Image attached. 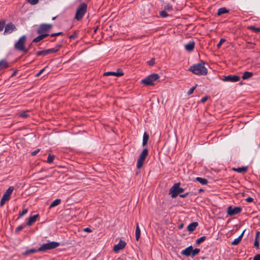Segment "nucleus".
<instances>
[{
  "instance_id": "09e8293b",
  "label": "nucleus",
  "mask_w": 260,
  "mask_h": 260,
  "mask_svg": "<svg viewBox=\"0 0 260 260\" xmlns=\"http://www.w3.org/2000/svg\"><path fill=\"white\" fill-rule=\"evenodd\" d=\"M209 99V96H206L204 98H203L201 100V102L202 103H205L208 99Z\"/></svg>"
},
{
  "instance_id": "f8f14e48",
  "label": "nucleus",
  "mask_w": 260,
  "mask_h": 260,
  "mask_svg": "<svg viewBox=\"0 0 260 260\" xmlns=\"http://www.w3.org/2000/svg\"><path fill=\"white\" fill-rule=\"evenodd\" d=\"M222 80L225 82H235L239 81L240 77L237 75H228L224 76Z\"/></svg>"
},
{
  "instance_id": "49530a36",
  "label": "nucleus",
  "mask_w": 260,
  "mask_h": 260,
  "mask_svg": "<svg viewBox=\"0 0 260 260\" xmlns=\"http://www.w3.org/2000/svg\"><path fill=\"white\" fill-rule=\"evenodd\" d=\"M245 201L247 202H252L253 201V199L251 197H247V198L245 199Z\"/></svg>"
},
{
  "instance_id": "864d4df0",
  "label": "nucleus",
  "mask_w": 260,
  "mask_h": 260,
  "mask_svg": "<svg viewBox=\"0 0 260 260\" xmlns=\"http://www.w3.org/2000/svg\"><path fill=\"white\" fill-rule=\"evenodd\" d=\"M83 231L84 232H88V233H90L92 232L91 229L89 228H86L84 229L83 230Z\"/></svg>"
},
{
  "instance_id": "cd10ccee",
  "label": "nucleus",
  "mask_w": 260,
  "mask_h": 260,
  "mask_svg": "<svg viewBox=\"0 0 260 260\" xmlns=\"http://www.w3.org/2000/svg\"><path fill=\"white\" fill-rule=\"evenodd\" d=\"M36 54L37 56H41V55L45 56L46 55H48L47 53V50H42V51H37L36 53Z\"/></svg>"
},
{
  "instance_id": "4be33fe9",
  "label": "nucleus",
  "mask_w": 260,
  "mask_h": 260,
  "mask_svg": "<svg viewBox=\"0 0 260 260\" xmlns=\"http://www.w3.org/2000/svg\"><path fill=\"white\" fill-rule=\"evenodd\" d=\"M196 180L202 185H206L208 182V181L207 179H206L205 178L199 177H197L196 178Z\"/></svg>"
},
{
  "instance_id": "052dcab7",
  "label": "nucleus",
  "mask_w": 260,
  "mask_h": 260,
  "mask_svg": "<svg viewBox=\"0 0 260 260\" xmlns=\"http://www.w3.org/2000/svg\"><path fill=\"white\" fill-rule=\"evenodd\" d=\"M118 244H126V243L122 240H120Z\"/></svg>"
},
{
  "instance_id": "603ef678",
  "label": "nucleus",
  "mask_w": 260,
  "mask_h": 260,
  "mask_svg": "<svg viewBox=\"0 0 260 260\" xmlns=\"http://www.w3.org/2000/svg\"><path fill=\"white\" fill-rule=\"evenodd\" d=\"M253 260H260V254L255 255L254 256Z\"/></svg>"
},
{
  "instance_id": "e2e57ef3",
  "label": "nucleus",
  "mask_w": 260,
  "mask_h": 260,
  "mask_svg": "<svg viewBox=\"0 0 260 260\" xmlns=\"http://www.w3.org/2000/svg\"><path fill=\"white\" fill-rule=\"evenodd\" d=\"M183 223H181L180 225H179V229H181V228H183Z\"/></svg>"
},
{
  "instance_id": "58836bf2",
  "label": "nucleus",
  "mask_w": 260,
  "mask_h": 260,
  "mask_svg": "<svg viewBox=\"0 0 260 260\" xmlns=\"http://www.w3.org/2000/svg\"><path fill=\"white\" fill-rule=\"evenodd\" d=\"M233 170L234 171H236L238 172H240V173H241V172H244V167H240V168H233Z\"/></svg>"
},
{
  "instance_id": "72a5a7b5",
  "label": "nucleus",
  "mask_w": 260,
  "mask_h": 260,
  "mask_svg": "<svg viewBox=\"0 0 260 260\" xmlns=\"http://www.w3.org/2000/svg\"><path fill=\"white\" fill-rule=\"evenodd\" d=\"M206 237L205 236H203V237L198 239L196 240V244H200L201 243L203 242L206 239Z\"/></svg>"
},
{
  "instance_id": "7c9ffc66",
  "label": "nucleus",
  "mask_w": 260,
  "mask_h": 260,
  "mask_svg": "<svg viewBox=\"0 0 260 260\" xmlns=\"http://www.w3.org/2000/svg\"><path fill=\"white\" fill-rule=\"evenodd\" d=\"M200 249L199 248H195L194 249H192L191 256L193 257L195 255H196L197 254H198L199 253V252H200Z\"/></svg>"
},
{
  "instance_id": "1a4fd4ad",
  "label": "nucleus",
  "mask_w": 260,
  "mask_h": 260,
  "mask_svg": "<svg viewBox=\"0 0 260 260\" xmlns=\"http://www.w3.org/2000/svg\"><path fill=\"white\" fill-rule=\"evenodd\" d=\"M242 211V208L240 207L229 206L227 209L228 214L230 216L235 215Z\"/></svg>"
},
{
  "instance_id": "69168bd1",
  "label": "nucleus",
  "mask_w": 260,
  "mask_h": 260,
  "mask_svg": "<svg viewBox=\"0 0 260 260\" xmlns=\"http://www.w3.org/2000/svg\"><path fill=\"white\" fill-rule=\"evenodd\" d=\"M254 246H256V248H259V245L256 244V245H254Z\"/></svg>"
},
{
  "instance_id": "473e14b6",
  "label": "nucleus",
  "mask_w": 260,
  "mask_h": 260,
  "mask_svg": "<svg viewBox=\"0 0 260 260\" xmlns=\"http://www.w3.org/2000/svg\"><path fill=\"white\" fill-rule=\"evenodd\" d=\"M159 14L162 18H165L169 16V15L165 10L161 11V12H160Z\"/></svg>"
},
{
  "instance_id": "4468645a",
  "label": "nucleus",
  "mask_w": 260,
  "mask_h": 260,
  "mask_svg": "<svg viewBox=\"0 0 260 260\" xmlns=\"http://www.w3.org/2000/svg\"><path fill=\"white\" fill-rule=\"evenodd\" d=\"M195 43L193 41H190L184 45L185 49L189 52L192 51L194 48Z\"/></svg>"
},
{
  "instance_id": "5fc2aeb1",
  "label": "nucleus",
  "mask_w": 260,
  "mask_h": 260,
  "mask_svg": "<svg viewBox=\"0 0 260 260\" xmlns=\"http://www.w3.org/2000/svg\"><path fill=\"white\" fill-rule=\"evenodd\" d=\"M77 34L75 32L74 34H73V35H71V36L69 37V38H70V39H75V38H76L77 37Z\"/></svg>"
},
{
  "instance_id": "c85d7f7f",
  "label": "nucleus",
  "mask_w": 260,
  "mask_h": 260,
  "mask_svg": "<svg viewBox=\"0 0 260 260\" xmlns=\"http://www.w3.org/2000/svg\"><path fill=\"white\" fill-rule=\"evenodd\" d=\"M253 73L250 72L245 71V79H247L251 77Z\"/></svg>"
},
{
  "instance_id": "a19ab883",
  "label": "nucleus",
  "mask_w": 260,
  "mask_h": 260,
  "mask_svg": "<svg viewBox=\"0 0 260 260\" xmlns=\"http://www.w3.org/2000/svg\"><path fill=\"white\" fill-rule=\"evenodd\" d=\"M225 41L224 39H221L219 42L217 44V48H220L223 42Z\"/></svg>"
},
{
  "instance_id": "6e6552de",
  "label": "nucleus",
  "mask_w": 260,
  "mask_h": 260,
  "mask_svg": "<svg viewBox=\"0 0 260 260\" xmlns=\"http://www.w3.org/2000/svg\"><path fill=\"white\" fill-rule=\"evenodd\" d=\"M148 150L147 149L145 148L142 151L138 159L137 164L138 168L140 169L143 166L144 161L145 160L147 156L148 155Z\"/></svg>"
},
{
  "instance_id": "c9c22d12",
  "label": "nucleus",
  "mask_w": 260,
  "mask_h": 260,
  "mask_svg": "<svg viewBox=\"0 0 260 260\" xmlns=\"http://www.w3.org/2000/svg\"><path fill=\"white\" fill-rule=\"evenodd\" d=\"M25 225H20L19 226H18L15 230V233H19L25 227Z\"/></svg>"
},
{
  "instance_id": "680f3d73",
  "label": "nucleus",
  "mask_w": 260,
  "mask_h": 260,
  "mask_svg": "<svg viewBox=\"0 0 260 260\" xmlns=\"http://www.w3.org/2000/svg\"><path fill=\"white\" fill-rule=\"evenodd\" d=\"M47 244H59V243L58 242H48Z\"/></svg>"
},
{
  "instance_id": "bf43d9fd",
  "label": "nucleus",
  "mask_w": 260,
  "mask_h": 260,
  "mask_svg": "<svg viewBox=\"0 0 260 260\" xmlns=\"http://www.w3.org/2000/svg\"><path fill=\"white\" fill-rule=\"evenodd\" d=\"M247 28H248V29H251V30H253V31H254V28H255V27H253V26H248V27H247Z\"/></svg>"
},
{
  "instance_id": "a211bd4d",
  "label": "nucleus",
  "mask_w": 260,
  "mask_h": 260,
  "mask_svg": "<svg viewBox=\"0 0 260 260\" xmlns=\"http://www.w3.org/2000/svg\"><path fill=\"white\" fill-rule=\"evenodd\" d=\"M60 47L61 45H58L55 47V48L47 49L46 50L47 54L57 52L59 50Z\"/></svg>"
},
{
  "instance_id": "3c124183",
  "label": "nucleus",
  "mask_w": 260,
  "mask_h": 260,
  "mask_svg": "<svg viewBox=\"0 0 260 260\" xmlns=\"http://www.w3.org/2000/svg\"><path fill=\"white\" fill-rule=\"evenodd\" d=\"M62 34V32H57V33H53V34H52L51 35V37H53L58 36H59V35H61Z\"/></svg>"
},
{
  "instance_id": "ddd939ff",
  "label": "nucleus",
  "mask_w": 260,
  "mask_h": 260,
  "mask_svg": "<svg viewBox=\"0 0 260 260\" xmlns=\"http://www.w3.org/2000/svg\"><path fill=\"white\" fill-rule=\"evenodd\" d=\"M193 247L191 245H190L187 248H185L184 250H182L181 252V253L182 255H185L186 256H191L192 254V250Z\"/></svg>"
},
{
  "instance_id": "bb28decb",
  "label": "nucleus",
  "mask_w": 260,
  "mask_h": 260,
  "mask_svg": "<svg viewBox=\"0 0 260 260\" xmlns=\"http://www.w3.org/2000/svg\"><path fill=\"white\" fill-rule=\"evenodd\" d=\"M164 9L165 11H168L169 12L172 11L173 10V7L170 4H167L164 6Z\"/></svg>"
},
{
  "instance_id": "4d7b16f0",
  "label": "nucleus",
  "mask_w": 260,
  "mask_h": 260,
  "mask_svg": "<svg viewBox=\"0 0 260 260\" xmlns=\"http://www.w3.org/2000/svg\"><path fill=\"white\" fill-rule=\"evenodd\" d=\"M188 193L187 192L185 194H180V197H181V198H185L186 197L187 195H188Z\"/></svg>"
},
{
  "instance_id": "de8ad7c7",
  "label": "nucleus",
  "mask_w": 260,
  "mask_h": 260,
  "mask_svg": "<svg viewBox=\"0 0 260 260\" xmlns=\"http://www.w3.org/2000/svg\"><path fill=\"white\" fill-rule=\"evenodd\" d=\"M40 151V149H37L35 151H34L31 152V154L32 156L36 155L39 151Z\"/></svg>"
},
{
  "instance_id": "20e7f679",
  "label": "nucleus",
  "mask_w": 260,
  "mask_h": 260,
  "mask_svg": "<svg viewBox=\"0 0 260 260\" xmlns=\"http://www.w3.org/2000/svg\"><path fill=\"white\" fill-rule=\"evenodd\" d=\"M87 5L85 3L81 4L77 8L75 18L77 20H81L87 10Z\"/></svg>"
},
{
  "instance_id": "7ed1b4c3",
  "label": "nucleus",
  "mask_w": 260,
  "mask_h": 260,
  "mask_svg": "<svg viewBox=\"0 0 260 260\" xmlns=\"http://www.w3.org/2000/svg\"><path fill=\"white\" fill-rule=\"evenodd\" d=\"M26 41V37L25 36H21L18 41L15 44L14 48L16 50L23 51L25 53L28 52V49L25 47V43Z\"/></svg>"
},
{
  "instance_id": "2f4dec72",
  "label": "nucleus",
  "mask_w": 260,
  "mask_h": 260,
  "mask_svg": "<svg viewBox=\"0 0 260 260\" xmlns=\"http://www.w3.org/2000/svg\"><path fill=\"white\" fill-rule=\"evenodd\" d=\"M54 159V155L49 154L48 155L47 162L48 163H51L53 162Z\"/></svg>"
},
{
  "instance_id": "39448f33",
  "label": "nucleus",
  "mask_w": 260,
  "mask_h": 260,
  "mask_svg": "<svg viewBox=\"0 0 260 260\" xmlns=\"http://www.w3.org/2000/svg\"><path fill=\"white\" fill-rule=\"evenodd\" d=\"M159 76L157 74H153L149 75L142 80V83L147 86L154 85V82L158 79Z\"/></svg>"
},
{
  "instance_id": "0e129e2a",
  "label": "nucleus",
  "mask_w": 260,
  "mask_h": 260,
  "mask_svg": "<svg viewBox=\"0 0 260 260\" xmlns=\"http://www.w3.org/2000/svg\"><path fill=\"white\" fill-rule=\"evenodd\" d=\"M203 191H204V190L203 189H200L199 191V192H201Z\"/></svg>"
},
{
  "instance_id": "393cba45",
  "label": "nucleus",
  "mask_w": 260,
  "mask_h": 260,
  "mask_svg": "<svg viewBox=\"0 0 260 260\" xmlns=\"http://www.w3.org/2000/svg\"><path fill=\"white\" fill-rule=\"evenodd\" d=\"M244 235V231L241 233V234L236 239H235L231 244H239V243L241 241L243 236Z\"/></svg>"
},
{
  "instance_id": "b1692460",
  "label": "nucleus",
  "mask_w": 260,
  "mask_h": 260,
  "mask_svg": "<svg viewBox=\"0 0 260 260\" xmlns=\"http://www.w3.org/2000/svg\"><path fill=\"white\" fill-rule=\"evenodd\" d=\"M61 203V200L59 199H56L54 201L52 202V203L50 205L49 208H53L57 205H58Z\"/></svg>"
},
{
  "instance_id": "f257e3e1",
  "label": "nucleus",
  "mask_w": 260,
  "mask_h": 260,
  "mask_svg": "<svg viewBox=\"0 0 260 260\" xmlns=\"http://www.w3.org/2000/svg\"><path fill=\"white\" fill-rule=\"evenodd\" d=\"M59 245H42V246L38 249L30 248L23 252L22 254L24 256H27L38 251H46L47 250L53 249L56 248Z\"/></svg>"
},
{
  "instance_id": "79ce46f5",
  "label": "nucleus",
  "mask_w": 260,
  "mask_h": 260,
  "mask_svg": "<svg viewBox=\"0 0 260 260\" xmlns=\"http://www.w3.org/2000/svg\"><path fill=\"white\" fill-rule=\"evenodd\" d=\"M196 86H193L191 88H190L187 92V94L188 95H190L191 94V93H192V92H193L194 90L196 89Z\"/></svg>"
},
{
  "instance_id": "dca6fc26",
  "label": "nucleus",
  "mask_w": 260,
  "mask_h": 260,
  "mask_svg": "<svg viewBox=\"0 0 260 260\" xmlns=\"http://www.w3.org/2000/svg\"><path fill=\"white\" fill-rule=\"evenodd\" d=\"M198 225V223L197 222H193L190 223L187 226V230L189 232H193L196 228V227Z\"/></svg>"
},
{
  "instance_id": "13d9d810",
  "label": "nucleus",
  "mask_w": 260,
  "mask_h": 260,
  "mask_svg": "<svg viewBox=\"0 0 260 260\" xmlns=\"http://www.w3.org/2000/svg\"><path fill=\"white\" fill-rule=\"evenodd\" d=\"M254 31H255L256 32H259L260 28L259 27H255Z\"/></svg>"
},
{
  "instance_id": "c756f323",
  "label": "nucleus",
  "mask_w": 260,
  "mask_h": 260,
  "mask_svg": "<svg viewBox=\"0 0 260 260\" xmlns=\"http://www.w3.org/2000/svg\"><path fill=\"white\" fill-rule=\"evenodd\" d=\"M260 232H256V235L255 236V239H254V244H259V240L258 238L259 236Z\"/></svg>"
},
{
  "instance_id": "ea45409f",
  "label": "nucleus",
  "mask_w": 260,
  "mask_h": 260,
  "mask_svg": "<svg viewBox=\"0 0 260 260\" xmlns=\"http://www.w3.org/2000/svg\"><path fill=\"white\" fill-rule=\"evenodd\" d=\"M27 1L32 5H36L39 2V0H27Z\"/></svg>"
},
{
  "instance_id": "338daca9",
  "label": "nucleus",
  "mask_w": 260,
  "mask_h": 260,
  "mask_svg": "<svg viewBox=\"0 0 260 260\" xmlns=\"http://www.w3.org/2000/svg\"><path fill=\"white\" fill-rule=\"evenodd\" d=\"M247 167H245V169H244V170H245V172L247 171Z\"/></svg>"
},
{
  "instance_id": "6ab92c4d",
  "label": "nucleus",
  "mask_w": 260,
  "mask_h": 260,
  "mask_svg": "<svg viewBox=\"0 0 260 260\" xmlns=\"http://www.w3.org/2000/svg\"><path fill=\"white\" fill-rule=\"evenodd\" d=\"M125 245H115L113 248V251L117 253L120 250L124 248Z\"/></svg>"
},
{
  "instance_id": "a878e982",
  "label": "nucleus",
  "mask_w": 260,
  "mask_h": 260,
  "mask_svg": "<svg viewBox=\"0 0 260 260\" xmlns=\"http://www.w3.org/2000/svg\"><path fill=\"white\" fill-rule=\"evenodd\" d=\"M227 13H228V11L225 8H221L218 10L217 15L219 16Z\"/></svg>"
},
{
  "instance_id": "5701e85b",
  "label": "nucleus",
  "mask_w": 260,
  "mask_h": 260,
  "mask_svg": "<svg viewBox=\"0 0 260 260\" xmlns=\"http://www.w3.org/2000/svg\"><path fill=\"white\" fill-rule=\"evenodd\" d=\"M149 139V135L145 132L143 135V146H145L147 144L148 141Z\"/></svg>"
},
{
  "instance_id": "9d476101",
  "label": "nucleus",
  "mask_w": 260,
  "mask_h": 260,
  "mask_svg": "<svg viewBox=\"0 0 260 260\" xmlns=\"http://www.w3.org/2000/svg\"><path fill=\"white\" fill-rule=\"evenodd\" d=\"M16 30L15 25L12 22L8 23L5 27L4 35L10 34Z\"/></svg>"
},
{
  "instance_id": "0eeeda50",
  "label": "nucleus",
  "mask_w": 260,
  "mask_h": 260,
  "mask_svg": "<svg viewBox=\"0 0 260 260\" xmlns=\"http://www.w3.org/2000/svg\"><path fill=\"white\" fill-rule=\"evenodd\" d=\"M14 190L13 186H10L8 189L5 192L4 195L3 196L1 202H0V206L3 207L5 203L8 201L10 199V196Z\"/></svg>"
},
{
  "instance_id": "412c9836",
  "label": "nucleus",
  "mask_w": 260,
  "mask_h": 260,
  "mask_svg": "<svg viewBox=\"0 0 260 260\" xmlns=\"http://www.w3.org/2000/svg\"><path fill=\"white\" fill-rule=\"evenodd\" d=\"M48 36V34H42V35L38 36L36 38H35L33 40L32 42H36V43L39 42V41H40L41 40H43L44 38H45V37H46Z\"/></svg>"
},
{
  "instance_id": "f3484780",
  "label": "nucleus",
  "mask_w": 260,
  "mask_h": 260,
  "mask_svg": "<svg viewBox=\"0 0 260 260\" xmlns=\"http://www.w3.org/2000/svg\"><path fill=\"white\" fill-rule=\"evenodd\" d=\"M8 67V63L6 60L3 59L0 60V70L6 69Z\"/></svg>"
},
{
  "instance_id": "6e6d98bb",
  "label": "nucleus",
  "mask_w": 260,
  "mask_h": 260,
  "mask_svg": "<svg viewBox=\"0 0 260 260\" xmlns=\"http://www.w3.org/2000/svg\"><path fill=\"white\" fill-rule=\"evenodd\" d=\"M254 45L253 44L250 43L249 42L247 43L246 47V48H250L252 47L251 46H253Z\"/></svg>"
},
{
  "instance_id": "2eb2a0df",
  "label": "nucleus",
  "mask_w": 260,
  "mask_h": 260,
  "mask_svg": "<svg viewBox=\"0 0 260 260\" xmlns=\"http://www.w3.org/2000/svg\"><path fill=\"white\" fill-rule=\"evenodd\" d=\"M38 217L39 214H36L34 216L29 217L26 223V225L28 226H30L31 225H32L36 221Z\"/></svg>"
},
{
  "instance_id": "37998d69",
  "label": "nucleus",
  "mask_w": 260,
  "mask_h": 260,
  "mask_svg": "<svg viewBox=\"0 0 260 260\" xmlns=\"http://www.w3.org/2000/svg\"><path fill=\"white\" fill-rule=\"evenodd\" d=\"M27 209H24L22 210V212L19 214V216L22 217L27 213Z\"/></svg>"
},
{
  "instance_id": "8fccbe9b",
  "label": "nucleus",
  "mask_w": 260,
  "mask_h": 260,
  "mask_svg": "<svg viewBox=\"0 0 260 260\" xmlns=\"http://www.w3.org/2000/svg\"><path fill=\"white\" fill-rule=\"evenodd\" d=\"M45 68L42 69L41 70H40V72L38 74H37L35 76L36 77H39L41 74H42L43 73V72L45 71Z\"/></svg>"
},
{
  "instance_id": "f704fd0d",
  "label": "nucleus",
  "mask_w": 260,
  "mask_h": 260,
  "mask_svg": "<svg viewBox=\"0 0 260 260\" xmlns=\"http://www.w3.org/2000/svg\"><path fill=\"white\" fill-rule=\"evenodd\" d=\"M123 75L122 70L118 69L116 72H115V76L117 77L121 76Z\"/></svg>"
},
{
  "instance_id": "4c0bfd02",
  "label": "nucleus",
  "mask_w": 260,
  "mask_h": 260,
  "mask_svg": "<svg viewBox=\"0 0 260 260\" xmlns=\"http://www.w3.org/2000/svg\"><path fill=\"white\" fill-rule=\"evenodd\" d=\"M19 116L23 118H27V117H28V114H27V111H24L22 112Z\"/></svg>"
},
{
  "instance_id": "9b49d317",
  "label": "nucleus",
  "mask_w": 260,
  "mask_h": 260,
  "mask_svg": "<svg viewBox=\"0 0 260 260\" xmlns=\"http://www.w3.org/2000/svg\"><path fill=\"white\" fill-rule=\"evenodd\" d=\"M52 27L51 24H42L40 25L39 28L37 30L39 34H41L43 32L48 31Z\"/></svg>"
},
{
  "instance_id": "c03bdc74",
  "label": "nucleus",
  "mask_w": 260,
  "mask_h": 260,
  "mask_svg": "<svg viewBox=\"0 0 260 260\" xmlns=\"http://www.w3.org/2000/svg\"><path fill=\"white\" fill-rule=\"evenodd\" d=\"M110 75H114L115 76V72H106L104 74V76H110Z\"/></svg>"
},
{
  "instance_id": "aec40b11",
  "label": "nucleus",
  "mask_w": 260,
  "mask_h": 260,
  "mask_svg": "<svg viewBox=\"0 0 260 260\" xmlns=\"http://www.w3.org/2000/svg\"><path fill=\"white\" fill-rule=\"evenodd\" d=\"M140 234H141V231H140V229L139 226V223H137V226H136V231H135V236H136V239L137 241H138V240L140 238Z\"/></svg>"
},
{
  "instance_id": "a18cd8bd",
  "label": "nucleus",
  "mask_w": 260,
  "mask_h": 260,
  "mask_svg": "<svg viewBox=\"0 0 260 260\" xmlns=\"http://www.w3.org/2000/svg\"><path fill=\"white\" fill-rule=\"evenodd\" d=\"M155 63V60L154 58H152L149 61H148L149 65L152 66Z\"/></svg>"
},
{
  "instance_id": "774afa93",
  "label": "nucleus",
  "mask_w": 260,
  "mask_h": 260,
  "mask_svg": "<svg viewBox=\"0 0 260 260\" xmlns=\"http://www.w3.org/2000/svg\"><path fill=\"white\" fill-rule=\"evenodd\" d=\"M242 79H244V74L241 76Z\"/></svg>"
},
{
  "instance_id": "f03ea898",
  "label": "nucleus",
  "mask_w": 260,
  "mask_h": 260,
  "mask_svg": "<svg viewBox=\"0 0 260 260\" xmlns=\"http://www.w3.org/2000/svg\"><path fill=\"white\" fill-rule=\"evenodd\" d=\"M189 70L193 74L198 75H206L207 74V70L205 67L204 62L191 66Z\"/></svg>"
},
{
  "instance_id": "423d86ee",
  "label": "nucleus",
  "mask_w": 260,
  "mask_h": 260,
  "mask_svg": "<svg viewBox=\"0 0 260 260\" xmlns=\"http://www.w3.org/2000/svg\"><path fill=\"white\" fill-rule=\"evenodd\" d=\"M180 183L174 184L169 191V194L172 198H176L179 194L183 192L184 189L180 187Z\"/></svg>"
},
{
  "instance_id": "e433bc0d",
  "label": "nucleus",
  "mask_w": 260,
  "mask_h": 260,
  "mask_svg": "<svg viewBox=\"0 0 260 260\" xmlns=\"http://www.w3.org/2000/svg\"><path fill=\"white\" fill-rule=\"evenodd\" d=\"M5 23L6 21L5 20L0 21V31L3 30Z\"/></svg>"
}]
</instances>
